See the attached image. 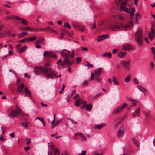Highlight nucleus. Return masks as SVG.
Masks as SVG:
<instances>
[{"label":"nucleus","mask_w":155,"mask_h":155,"mask_svg":"<svg viewBox=\"0 0 155 155\" xmlns=\"http://www.w3.org/2000/svg\"><path fill=\"white\" fill-rule=\"evenodd\" d=\"M30 149V148L28 146H27L25 147L24 150L25 151H27L28 150H29Z\"/></svg>","instance_id":"64"},{"label":"nucleus","mask_w":155,"mask_h":155,"mask_svg":"<svg viewBox=\"0 0 155 155\" xmlns=\"http://www.w3.org/2000/svg\"><path fill=\"white\" fill-rule=\"evenodd\" d=\"M152 28L151 29V33L150 31L149 32L148 36L149 38V39L152 40L154 39V37L155 36V32H154L153 30V27L155 26V24L154 22H153V24L152 25Z\"/></svg>","instance_id":"12"},{"label":"nucleus","mask_w":155,"mask_h":155,"mask_svg":"<svg viewBox=\"0 0 155 155\" xmlns=\"http://www.w3.org/2000/svg\"><path fill=\"white\" fill-rule=\"evenodd\" d=\"M62 120H58L56 122L55 124L56 125H59V123H61L62 122Z\"/></svg>","instance_id":"61"},{"label":"nucleus","mask_w":155,"mask_h":155,"mask_svg":"<svg viewBox=\"0 0 155 155\" xmlns=\"http://www.w3.org/2000/svg\"><path fill=\"white\" fill-rule=\"evenodd\" d=\"M102 68H100L95 71L94 74L96 78H97L100 76L102 72Z\"/></svg>","instance_id":"15"},{"label":"nucleus","mask_w":155,"mask_h":155,"mask_svg":"<svg viewBox=\"0 0 155 155\" xmlns=\"http://www.w3.org/2000/svg\"><path fill=\"white\" fill-rule=\"evenodd\" d=\"M113 81L114 83V84L115 85H119V83L118 82H117L116 81V78L114 77H113V79L112 80Z\"/></svg>","instance_id":"41"},{"label":"nucleus","mask_w":155,"mask_h":155,"mask_svg":"<svg viewBox=\"0 0 155 155\" xmlns=\"http://www.w3.org/2000/svg\"><path fill=\"white\" fill-rule=\"evenodd\" d=\"M126 53L123 52H120L118 53V56L120 58L124 57L126 55Z\"/></svg>","instance_id":"28"},{"label":"nucleus","mask_w":155,"mask_h":155,"mask_svg":"<svg viewBox=\"0 0 155 155\" xmlns=\"http://www.w3.org/2000/svg\"><path fill=\"white\" fill-rule=\"evenodd\" d=\"M128 104L124 103L123 105L121 107H117L115 109H114L112 113L113 115H115L117 114L120 112L122 111L127 106Z\"/></svg>","instance_id":"6"},{"label":"nucleus","mask_w":155,"mask_h":155,"mask_svg":"<svg viewBox=\"0 0 155 155\" xmlns=\"http://www.w3.org/2000/svg\"><path fill=\"white\" fill-rule=\"evenodd\" d=\"M43 55L44 57H51L54 58L56 57V55L55 53L50 51L44 52Z\"/></svg>","instance_id":"11"},{"label":"nucleus","mask_w":155,"mask_h":155,"mask_svg":"<svg viewBox=\"0 0 155 155\" xmlns=\"http://www.w3.org/2000/svg\"><path fill=\"white\" fill-rule=\"evenodd\" d=\"M103 125L102 124H98L97 125H96L94 126V128L95 129H100L102 128Z\"/></svg>","instance_id":"38"},{"label":"nucleus","mask_w":155,"mask_h":155,"mask_svg":"<svg viewBox=\"0 0 155 155\" xmlns=\"http://www.w3.org/2000/svg\"><path fill=\"white\" fill-rule=\"evenodd\" d=\"M28 39V38H26L25 39L21 40L19 41L18 42L19 43H21V42L24 43L26 41V40Z\"/></svg>","instance_id":"50"},{"label":"nucleus","mask_w":155,"mask_h":155,"mask_svg":"<svg viewBox=\"0 0 155 155\" xmlns=\"http://www.w3.org/2000/svg\"><path fill=\"white\" fill-rule=\"evenodd\" d=\"M135 39L139 46L143 45V38L141 31L137 30L135 33Z\"/></svg>","instance_id":"5"},{"label":"nucleus","mask_w":155,"mask_h":155,"mask_svg":"<svg viewBox=\"0 0 155 155\" xmlns=\"http://www.w3.org/2000/svg\"><path fill=\"white\" fill-rule=\"evenodd\" d=\"M131 61L130 60L127 61H122L121 62L124 68L126 70H129L130 68V64Z\"/></svg>","instance_id":"10"},{"label":"nucleus","mask_w":155,"mask_h":155,"mask_svg":"<svg viewBox=\"0 0 155 155\" xmlns=\"http://www.w3.org/2000/svg\"><path fill=\"white\" fill-rule=\"evenodd\" d=\"M86 152V150L82 151V153L79 154V155H85Z\"/></svg>","instance_id":"57"},{"label":"nucleus","mask_w":155,"mask_h":155,"mask_svg":"<svg viewBox=\"0 0 155 155\" xmlns=\"http://www.w3.org/2000/svg\"><path fill=\"white\" fill-rule=\"evenodd\" d=\"M137 87L140 91L144 93H145L147 91V90L145 88H143L142 86H138Z\"/></svg>","instance_id":"26"},{"label":"nucleus","mask_w":155,"mask_h":155,"mask_svg":"<svg viewBox=\"0 0 155 155\" xmlns=\"http://www.w3.org/2000/svg\"><path fill=\"white\" fill-rule=\"evenodd\" d=\"M140 18V15L138 12H136L135 14V23H137Z\"/></svg>","instance_id":"20"},{"label":"nucleus","mask_w":155,"mask_h":155,"mask_svg":"<svg viewBox=\"0 0 155 155\" xmlns=\"http://www.w3.org/2000/svg\"><path fill=\"white\" fill-rule=\"evenodd\" d=\"M86 63H87V64L86 66L89 67L91 68H92L93 67V65L92 64H90L88 61H87Z\"/></svg>","instance_id":"52"},{"label":"nucleus","mask_w":155,"mask_h":155,"mask_svg":"<svg viewBox=\"0 0 155 155\" xmlns=\"http://www.w3.org/2000/svg\"><path fill=\"white\" fill-rule=\"evenodd\" d=\"M27 38H28V39H29V41L31 42V41H32L35 40L36 39V38H37V37H28Z\"/></svg>","instance_id":"36"},{"label":"nucleus","mask_w":155,"mask_h":155,"mask_svg":"<svg viewBox=\"0 0 155 155\" xmlns=\"http://www.w3.org/2000/svg\"><path fill=\"white\" fill-rule=\"evenodd\" d=\"M143 113H144V115L146 117L148 118L151 117H152V115L151 114L150 111H144Z\"/></svg>","instance_id":"27"},{"label":"nucleus","mask_w":155,"mask_h":155,"mask_svg":"<svg viewBox=\"0 0 155 155\" xmlns=\"http://www.w3.org/2000/svg\"><path fill=\"white\" fill-rule=\"evenodd\" d=\"M55 114H54V120L51 122V124H54L55 123Z\"/></svg>","instance_id":"45"},{"label":"nucleus","mask_w":155,"mask_h":155,"mask_svg":"<svg viewBox=\"0 0 155 155\" xmlns=\"http://www.w3.org/2000/svg\"><path fill=\"white\" fill-rule=\"evenodd\" d=\"M81 60V58L80 57H78L76 58V63H79Z\"/></svg>","instance_id":"40"},{"label":"nucleus","mask_w":155,"mask_h":155,"mask_svg":"<svg viewBox=\"0 0 155 155\" xmlns=\"http://www.w3.org/2000/svg\"><path fill=\"white\" fill-rule=\"evenodd\" d=\"M88 82L87 80H85L83 83V86L85 85H87L88 84Z\"/></svg>","instance_id":"58"},{"label":"nucleus","mask_w":155,"mask_h":155,"mask_svg":"<svg viewBox=\"0 0 155 155\" xmlns=\"http://www.w3.org/2000/svg\"><path fill=\"white\" fill-rule=\"evenodd\" d=\"M131 74H129L126 77L125 81L126 83H128L129 82L131 79Z\"/></svg>","instance_id":"25"},{"label":"nucleus","mask_w":155,"mask_h":155,"mask_svg":"<svg viewBox=\"0 0 155 155\" xmlns=\"http://www.w3.org/2000/svg\"><path fill=\"white\" fill-rule=\"evenodd\" d=\"M46 30L48 29V30H49V31H52L54 33H55V34L57 33V32H56V31H54L53 29L52 28H51L49 27H46Z\"/></svg>","instance_id":"39"},{"label":"nucleus","mask_w":155,"mask_h":155,"mask_svg":"<svg viewBox=\"0 0 155 155\" xmlns=\"http://www.w3.org/2000/svg\"><path fill=\"white\" fill-rule=\"evenodd\" d=\"M25 92V96H27L30 98H31V92L29 90L28 87H26L24 91Z\"/></svg>","instance_id":"14"},{"label":"nucleus","mask_w":155,"mask_h":155,"mask_svg":"<svg viewBox=\"0 0 155 155\" xmlns=\"http://www.w3.org/2000/svg\"><path fill=\"white\" fill-rule=\"evenodd\" d=\"M36 119H38L42 123L44 121V119L41 117H37Z\"/></svg>","instance_id":"47"},{"label":"nucleus","mask_w":155,"mask_h":155,"mask_svg":"<svg viewBox=\"0 0 155 155\" xmlns=\"http://www.w3.org/2000/svg\"><path fill=\"white\" fill-rule=\"evenodd\" d=\"M126 98L128 101H130L132 102H137L136 100H134L130 97H126Z\"/></svg>","instance_id":"37"},{"label":"nucleus","mask_w":155,"mask_h":155,"mask_svg":"<svg viewBox=\"0 0 155 155\" xmlns=\"http://www.w3.org/2000/svg\"><path fill=\"white\" fill-rule=\"evenodd\" d=\"M133 81L135 84H138L139 83L138 80L136 78H134L133 79Z\"/></svg>","instance_id":"42"},{"label":"nucleus","mask_w":155,"mask_h":155,"mask_svg":"<svg viewBox=\"0 0 155 155\" xmlns=\"http://www.w3.org/2000/svg\"><path fill=\"white\" fill-rule=\"evenodd\" d=\"M102 37L104 38V39L105 38H109V35H102Z\"/></svg>","instance_id":"49"},{"label":"nucleus","mask_w":155,"mask_h":155,"mask_svg":"<svg viewBox=\"0 0 155 155\" xmlns=\"http://www.w3.org/2000/svg\"><path fill=\"white\" fill-rule=\"evenodd\" d=\"M20 113L19 111L17 110H14L12 109H9L7 111L8 115L12 117L18 116Z\"/></svg>","instance_id":"7"},{"label":"nucleus","mask_w":155,"mask_h":155,"mask_svg":"<svg viewBox=\"0 0 155 155\" xmlns=\"http://www.w3.org/2000/svg\"><path fill=\"white\" fill-rule=\"evenodd\" d=\"M150 65L151 67V70H153L154 68L155 65L154 63L153 62H151L150 63Z\"/></svg>","instance_id":"43"},{"label":"nucleus","mask_w":155,"mask_h":155,"mask_svg":"<svg viewBox=\"0 0 155 155\" xmlns=\"http://www.w3.org/2000/svg\"><path fill=\"white\" fill-rule=\"evenodd\" d=\"M10 136L12 138H14L15 137V135L14 133V132H12L10 134Z\"/></svg>","instance_id":"60"},{"label":"nucleus","mask_w":155,"mask_h":155,"mask_svg":"<svg viewBox=\"0 0 155 155\" xmlns=\"http://www.w3.org/2000/svg\"><path fill=\"white\" fill-rule=\"evenodd\" d=\"M20 20H21V24H24L25 25H27L28 22L24 18H21Z\"/></svg>","instance_id":"32"},{"label":"nucleus","mask_w":155,"mask_h":155,"mask_svg":"<svg viewBox=\"0 0 155 155\" xmlns=\"http://www.w3.org/2000/svg\"><path fill=\"white\" fill-rule=\"evenodd\" d=\"M44 41V39L43 38H41L39 39L38 40L36 41V42L39 44H41Z\"/></svg>","instance_id":"34"},{"label":"nucleus","mask_w":155,"mask_h":155,"mask_svg":"<svg viewBox=\"0 0 155 155\" xmlns=\"http://www.w3.org/2000/svg\"><path fill=\"white\" fill-rule=\"evenodd\" d=\"M133 25V22L132 21L125 26L120 23H116L114 25H111L109 27V29L112 31L122 30L123 28L124 30H128L132 28Z\"/></svg>","instance_id":"2"},{"label":"nucleus","mask_w":155,"mask_h":155,"mask_svg":"<svg viewBox=\"0 0 155 155\" xmlns=\"http://www.w3.org/2000/svg\"><path fill=\"white\" fill-rule=\"evenodd\" d=\"M151 51L155 55V48L154 47H152L151 48Z\"/></svg>","instance_id":"62"},{"label":"nucleus","mask_w":155,"mask_h":155,"mask_svg":"<svg viewBox=\"0 0 155 155\" xmlns=\"http://www.w3.org/2000/svg\"><path fill=\"white\" fill-rule=\"evenodd\" d=\"M4 27L2 23L0 21V31L2 30Z\"/></svg>","instance_id":"53"},{"label":"nucleus","mask_w":155,"mask_h":155,"mask_svg":"<svg viewBox=\"0 0 155 155\" xmlns=\"http://www.w3.org/2000/svg\"><path fill=\"white\" fill-rule=\"evenodd\" d=\"M101 95V93H98L94 97V98H97L99 96H100Z\"/></svg>","instance_id":"59"},{"label":"nucleus","mask_w":155,"mask_h":155,"mask_svg":"<svg viewBox=\"0 0 155 155\" xmlns=\"http://www.w3.org/2000/svg\"><path fill=\"white\" fill-rule=\"evenodd\" d=\"M21 31H31L32 30V28L29 27H22L20 28Z\"/></svg>","instance_id":"24"},{"label":"nucleus","mask_w":155,"mask_h":155,"mask_svg":"<svg viewBox=\"0 0 155 155\" xmlns=\"http://www.w3.org/2000/svg\"><path fill=\"white\" fill-rule=\"evenodd\" d=\"M28 33L27 32H23L21 33H20L18 35V38H21L23 36H25V35Z\"/></svg>","instance_id":"30"},{"label":"nucleus","mask_w":155,"mask_h":155,"mask_svg":"<svg viewBox=\"0 0 155 155\" xmlns=\"http://www.w3.org/2000/svg\"><path fill=\"white\" fill-rule=\"evenodd\" d=\"M132 47L128 44L124 45L123 46V49L124 50H127L131 49Z\"/></svg>","instance_id":"21"},{"label":"nucleus","mask_w":155,"mask_h":155,"mask_svg":"<svg viewBox=\"0 0 155 155\" xmlns=\"http://www.w3.org/2000/svg\"><path fill=\"white\" fill-rule=\"evenodd\" d=\"M118 18L119 19H121L122 20H124V17H123V16H121L120 15L118 16Z\"/></svg>","instance_id":"63"},{"label":"nucleus","mask_w":155,"mask_h":155,"mask_svg":"<svg viewBox=\"0 0 155 155\" xmlns=\"http://www.w3.org/2000/svg\"><path fill=\"white\" fill-rule=\"evenodd\" d=\"M12 19L19 20H21V18H20L18 16L14 15H12L11 16H8L7 18V19L10 20Z\"/></svg>","instance_id":"19"},{"label":"nucleus","mask_w":155,"mask_h":155,"mask_svg":"<svg viewBox=\"0 0 155 155\" xmlns=\"http://www.w3.org/2000/svg\"><path fill=\"white\" fill-rule=\"evenodd\" d=\"M49 152L48 155H59V152L57 147L52 142L48 143Z\"/></svg>","instance_id":"4"},{"label":"nucleus","mask_w":155,"mask_h":155,"mask_svg":"<svg viewBox=\"0 0 155 155\" xmlns=\"http://www.w3.org/2000/svg\"><path fill=\"white\" fill-rule=\"evenodd\" d=\"M21 125L22 126L25 127V128H27L28 127L27 124L26 123H23L21 124Z\"/></svg>","instance_id":"48"},{"label":"nucleus","mask_w":155,"mask_h":155,"mask_svg":"<svg viewBox=\"0 0 155 155\" xmlns=\"http://www.w3.org/2000/svg\"><path fill=\"white\" fill-rule=\"evenodd\" d=\"M35 46L36 48H40L41 47L40 45L37 44H35Z\"/></svg>","instance_id":"56"},{"label":"nucleus","mask_w":155,"mask_h":155,"mask_svg":"<svg viewBox=\"0 0 155 155\" xmlns=\"http://www.w3.org/2000/svg\"><path fill=\"white\" fill-rule=\"evenodd\" d=\"M83 107H85V109L87 111H90L92 107V105L91 103L90 104H86L85 105L83 106Z\"/></svg>","instance_id":"18"},{"label":"nucleus","mask_w":155,"mask_h":155,"mask_svg":"<svg viewBox=\"0 0 155 155\" xmlns=\"http://www.w3.org/2000/svg\"><path fill=\"white\" fill-rule=\"evenodd\" d=\"M128 2V0H116V2L117 4L120 3V11H122L124 10L125 12L127 13H130V15L133 18L135 12V8L134 7L132 8L131 11L129 9L126 7L127 6V3Z\"/></svg>","instance_id":"1"},{"label":"nucleus","mask_w":155,"mask_h":155,"mask_svg":"<svg viewBox=\"0 0 155 155\" xmlns=\"http://www.w3.org/2000/svg\"><path fill=\"white\" fill-rule=\"evenodd\" d=\"M50 65L49 62H47L45 64V72L44 74L45 75V77L48 78L52 79L55 76L57 73L53 69L51 68H48Z\"/></svg>","instance_id":"3"},{"label":"nucleus","mask_w":155,"mask_h":155,"mask_svg":"<svg viewBox=\"0 0 155 155\" xmlns=\"http://www.w3.org/2000/svg\"><path fill=\"white\" fill-rule=\"evenodd\" d=\"M35 68L34 72L35 74L37 75H39L41 73L44 74V72H45L46 70L45 69H44L45 65L43 66L36 67H35Z\"/></svg>","instance_id":"8"},{"label":"nucleus","mask_w":155,"mask_h":155,"mask_svg":"<svg viewBox=\"0 0 155 155\" xmlns=\"http://www.w3.org/2000/svg\"><path fill=\"white\" fill-rule=\"evenodd\" d=\"M64 26H65V27H67V28H71V26L69 25V23H67V22H66V23H65V24H64Z\"/></svg>","instance_id":"46"},{"label":"nucleus","mask_w":155,"mask_h":155,"mask_svg":"<svg viewBox=\"0 0 155 155\" xmlns=\"http://www.w3.org/2000/svg\"><path fill=\"white\" fill-rule=\"evenodd\" d=\"M104 39V38L102 37V35L98 36L97 37V41L98 42H99Z\"/></svg>","instance_id":"35"},{"label":"nucleus","mask_w":155,"mask_h":155,"mask_svg":"<svg viewBox=\"0 0 155 155\" xmlns=\"http://www.w3.org/2000/svg\"><path fill=\"white\" fill-rule=\"evenodd\" d=\"M74 63V62L73 60H70L69 59V57H66L61 62V64L62 67L63 68L66 64H67L68 66H70L72 64Z\"/></svg>","instance_id":"9"},{"label":"nucleus","mask_w":155,"mask_h":155,"mask_svg":"<svg viewBox=\"0 0 155 155\" xmlns=\"http://www.w3.org/2000/svg\"><path fill=\"white\" fill-rule=\"evenodd\" d=\"M27 142L26 143V144L27 145H29L31 141L30 140V139L29 138H28L27 139Z\"/></svg>","instance_id":"55"},{"label":"nucleus","mask_w":155,"mask_h":155,"mask_svg":"<svg viewBox=\"0 0 155 155\" xmlns=\"http://www.w3.org/2000/svg\"><path fill=\"white\" fill-rule=\"evenodd\" d=\"M111 53L110 52H109L107 53V52H105L102 55V57H107L108 58H111Z\"/></svg>","instance_id":"22"},{"label":"nucleus","mask_w":155,"mask_h":155,"mask_svg":"<svg viewBox=\"0 0 155 155\" xmlns=\"http://www.w3.org/2000/svg\"><path fill=\"white\" fill-rule=\"evenodd\" d=\"M124 133V129H120L118 132V136L119 137H122Z\"/></svg>","instance_id":"23"},{"label":"nucleus","mask_w":155,"mask_h":155,"mask_svg":"<svg viewBox=\"0 0 155 155\" xmlns=\"http://www.w3.org/2000/svg\"><path fill=\"white\" fill-rule=\"evenodd\" d=\"M141 110L140 109V107H139L134 112L138 116H139Z\"/></svg>","instance_id":"33"},{"label":"nucleus","mask_w":155,"mask_h":155,"mask_svg":"<svg viewBox=\"0 0 155 155\" xmlns=\"http://www.w3.org/2000/svg\"><path fill=\"white\" fill-rule=\"evenodd\" d=\"M24 87L25 85L24 84V83L22 82L18 87L17 90V92L18 93L22 92V90L24 89Z\"/></svg>","instance_id":"17"},{"label":"nucleus","mask_w":155,"mask_h":155,"mask_svg":"<svg viewBox=\"0 0 155 155\" xmlns=\"http://www.w3.org/2000/svg\"><path fill=\"white\" fill-rule=\"evenodd\" d=\"M81 138L82 139L81 140V141H83V140H86V138L85 136H82L81 137Z\"/></svg>","instance_id":"51"},{"label":"nucleus","mask_w":155,"mask_h":155,"mask_svg":"<svg viewBox=\"0 0 155 155\" xmlns=\"http://www.w3.org/2000/svg\"><path fill=\"white\" fill-rule=\"evenodd\" d=\"M32 30H31V31H35L36 32L39 31V29L37 28H32Z\"/></svg>","instance_id":"54"},{"label":"nucleus","mask_w":155,"mask_h":155,"mask_svg":"<svg viewBox=\"0 0 155 155\" xmlns=\"http://www.w3.org/2000/svg\"><path fill=\"white\" fill-rule=\"evenodd\" d=\"M27 48V46H24L23 47H21L18 50V51L20 53H22L24 51H25Z\"/></svg>","instance_id":"29"},{"label":"nucleus","mask_w":155,"mask_h":155,"mask_svg":"<svg viewBox=\"0 0 155 155\" xmlns=\"http://www.w3.org/2000/svg\"><path fill=\"white\" fill-rule=\"evenodd\" d=\"M83 99L82 98H79L77 99L74 103V105L76 107H78L80 105L82 102Z\"/></svg>","instance_id":"16"},{"label":"nucleus","mask_w":155,"mask_h":155,"mask_svg":"<svg viewBox=\"0 0 155 155\" xmlns=\"http://www.w3.org/2000/svg\"><path fill=\"white\" fill-rule=\"evenodd\" d=\"M94 75H95V74H94L93 73H91V78L90 79L89 81H91L92 80H93L94 79Z\"/></svg>","instance_id":"44"},{"label":"nucleus","mask_w":155,"mask_h":155,"mask_svg":"<svg viewBox=\"0 0 155 155\" xmlns=\"http://www.w3.org/2000/svg\"><path fill=\"white\" fill-rule=\"evenodd\" d=\"M132 140L137 147H138L139 146L140 144L139 142L135 139L133 138Z\"/></svg>","instance_id":"31"},{"label":"nucleus","mask_w":155,"mask_h":155,"mask_svg":"<svg viewBox=\"0 0 155 155\" xmlns=\"http://www.w3.org/2000/svg\"><path fill=\"white\" fill-rule=\"evenodd\" d=\"M70 53V51L66 49H63L61 51V55L66 58L69 57Z\"/></svg>","instance_id":"13"}]
</instances>
